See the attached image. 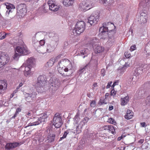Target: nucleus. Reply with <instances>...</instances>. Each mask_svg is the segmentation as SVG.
<instances>
[{
  "label": "nucleus",
  "instance_id": "0eeeda50",
  "mask_svg": "<svg viewBox=\"0 0 150 150\" xmlns=\"http://www.w3.org/2000/svg\"><path fill=\"white\" fill-rule=\"evenodd\" d=\"M53 123L56 128H59L61 126L63 123L61 117L59 113H56L55 114Z\"/></svg>",
  "mask_w": 150,
  "mask_h": 150
},
{
  "label": "nucleus",
  "instance_id": "cd10ccee",
  "mask_svg": "<svg viewBox=\"0 0 150 150\" xmlns=\"http://www.w3.org/2000/svg\"><path fill=\"white\" fill-rule=\"evenodd\" d=\"M55 134H50L47 138V142H53L54 139Z\"/></svg>",
  "mask_w": 150,
  "mask_h": 150
},
{
  "label": "nucleus",
  "instance_id": "c03bdc74",
  "mask_svg": "<svg viewBox=\"0 0 150 150\" xmlns=\"http://www.w3.org/2000/svg\"><path fill=\"white\" fill-rule=\"evenodd\" d=\"M145 103L146 105H150V95L147 97L145 100Z\"/></svg>",
  "mask_w": 150,
  "mask_h": 150
},
{
  "label": "nucleus",
  "instance_id": "a19ab883",
  "mask_svg": "<svg viewBox=\"0 0 150 150\" xmlns=\"http://www.w3.org/2000/svg\"><path fill=\"white\" fill-rule=\"evenodd\" d=\"M21 109L20 108H17V109H16V111L15 114H14V115L12 117V118H15L16 117L17 114H18L19 113V112H21Z\"/></svg>",
  "mask_w": 150,
  "mask_h": 150
},
{
  "label": "nucleus",
  "instance_id": "bf43d9fd",
  "mask_svg": "<svg viewBox=\"0 0 150 150\" xmlns=\"http://www.w3.org/2000/svg\"><path fill=\"white\" fill-rule=\"evenodd\" d=\"M112 81H110L109 82H108V83L107 86L106 87V88H109L110 87L111 85L112 84Z\"/></svg>",
  "mask_w": 150,
  "mask_h": 150
},
{
  "label": "nucleus",
  "instance_id": "9b49d317",
  "mask_svg": "<svg viewBox=\"0 0 150 150\" xmlns=\"http://www.w3.org/2000/svg\"><path fill=\"white\" fill-rule=\"evenodd\" d=\"M47 3L49 7V9L52 11H57L60 8L59 5L56 4L55 1L54 0H49Z\"/></svg>",
  "mask_w": 150,
  "mask_h": 150
},
{
  "label": "nucleus",
  "instance_id": "f3484780",
  "mask_svg": "<svg viewBox=\"0 0 150 150\" xmlns=\"http://www.w3.org/2000/svg\"><path fill=\"white\" fill-rule=\"evenodd\" d=\"M18 10L19 11V13L21 16L24 15L26 12V10L25 8V5L24 4H21L18 6Z\"/></svg>",
  "mask_w": 150,
  "mask_h": 150
},
{
  "label": "nucleus",
  "instance_id": "5fc2aeb1",
  "mask_svg": "<svg viewBox=\"0 0 150 150\" xmlns=\"http://www.w3.org/2000/svg\"><path fill=\"white\" fill-rule=\"evenodd\" d=\"M101 74L103 76L105 75V71L104 69H103L101 70Z\"/></svg>",
  "mask_w": 150,
  "mask_h": 150
},
{
  "label": "nucleus",
  "instance_id": "4468645a",
  "mask_svg": "<svg viewBox=\"0 0 150 150\" xmlns=\"http://www.w3.org/2000/svg\"><path fill=\"white\" fill-rule=\"evenodd\" d=\"M7 87V84L4 80H0V93L4 92Z\"/></svg>",
  "mask_w": 150,
  "mask_h": 150
},
{
  "label": "nucleus",
  "instance_id": "2f4dec72",
  "mask_svg": "<svg viewBox=\"0 0 150 150\" xmlns=\"http://www.w3.org/2000/svg\"><path fill=\"white\" fill-rule=\"evenodd\" d=\"M80 53L81 54L83 55H84V56L83 57V58H84L89 53V51L88 49L84 48L81 50Z\"/></svg>",
  "mask_w": 150,
  "mask_h": 150
},
{
  "label": "nucleus",
  "instance_id": "393cba45",
  "mask_svg": "<svg viewBox=\"0 0 150 150\" xmlns=\"http://www.w3.org/2000/svg\"><path fill=\"white\" fill-rule=\"evenodd\" d=\"M104 47L100 45L97 46L95 49V51L96 53H102L104 51Z\"/></svg>",
  "mask_w": 150,
  "mask_h": 150
},
{
  "label": "nucleus",
  "instance_id": "f704fd0d",
  "mask_svg": "<svg viewBox=\"0 0 150 150\" xmlns=\"http://www.w3.org/2000/svg\"><path fill=\"white\" fill-rule=\"evenodd\" d=\"M35 140H38V141L40 142H42L44 139L43 137L40 134H35Z\"/></svg>",
  "mask_w": 150,
  "mask_h": 150
},
{
  "label": "nucleus",
  "instance_id": "4be33fe9",
  "mask_svg": "<svg viewBox=\"0 0 150 150\" xmlns=\"http://www.w3.org/2000/svg\"><path fill=\"white\" fill-rule=\"evenodd\" d=\"M25 70L24 71V74L26 76H30L31 74V69L32 68L29 66H27L25 65Z\"/></svg>",
  "mask_w": 150,
  "mask_h": 150
},
{
  "label": "nucleus",
  "instance_id": "ddd939ff",
  "mask_svg": "<svg viewBox=\"0 0 150 150\" xmlns=\"http://www.w3.org/2000/svg\"><path fill=\"white\" fill-rule=\"evenodd\" d=\"M148 18V16L146 13L142 12L140 14L138 21L140 22L141 24H144L147 22Z\"/></svg>",
  "mask_w": 150,
  "mask_h": 150
},
{
  "label": "nucleus",
  "instance_id": "4d7b16f0",
  "mask_svg": "<svg viewBox=\"0 0 150 150\" xmlns=\"http://www.w3.org/2000/svg\"><path fill=\"white\" fill-rule=\"evenodd\" d=\"M45 43V41L44 40H41L39 42V44L40 45V46H42L44 45Z\"/></svg>",
  "mask_w": 150,
  "mask_h": 150
},
{
  "label": "nucleus",
  "instance_id": "0e129e2a",
  "mask_svg": "<svg viewBox=\"0 0 150 150\" xmlns=\"http://www.w3.org/2000/svg\"><path fill=\"white\" fill-rule=\"evenodd\" d=\"M144 140L143 139H141L138 141L139 143L142 144L144 142Z\"/></svg>",
  "mask_w": 150,
  "mask_h": 150
},
{
  "label": "nucleus",
  "instance_id": "412c9836",
  "mask_svg": "<svg viewBox=\"0 0 150 150\" xmlns=\"http://www.w3.org/2000/svg\"><path fill=\"white\" fill-rule=\"evenodd\" d=\"M74 3V0H63L62 3L63 5L66 7L72 6Z\"/></svg>",
  "mask_w": 150,
  "mask_h": 150
},
{
  "label": "nucleus",
  "instance_id": "dca6fc26",
  "mask_svg": "<svg viewBox=\"0 0 150 150\" xmlns=\"http://www.w3.org/2000/svg\"><path fill=\"white\" fill-rule=\"evenodd\" d=\"M6 5V8L8 10L6 11V15L8 16L10 13H11L13 11L15 8V7L13 5L9 3H7Z\"/></svg>",
  "mask_w": 150,
  "mask_h": 150
},
{
  "label": "nucleus",
  "instance_id": "2eb2a0df",
  "mask_svg": "<svg viewBox=\"0 0 150 150\" xmlns=\"http://www.w3.org/2000/svg\"><path fill=\"white\" fill-rule=\"evenodd\" d=\"M57 45L51 42L47 44L46 50L47 52L50 53L53 51L55 49Z\"/></svg>",
  "mask_w": 150,
  "mask_h": 150
},
{
  "label": "nucleus",
  "instance_id": "c9c22d12",
  "mask_svg": "<svg viewBox=\"0 0 150 150\" xmlns=\"http://www.w3.org/2000/svg\"><path fill=\"white\" fill-rule=\"evenodd\" d=\"M47 117V115L44 113L41 114V117H40L41 122H44L45 121V119Z\"/></svg>",
  "mask_w": 150,
  "mask_h": 150
},
{
  "label": "nucleus",
  "instance_id": "f8f14e48",
  "mask_svg": "<svg viewBox=\"0 0 150 150\" xmlns=\"http://www.w3.org/2000/svg\"><path fill=\"white\" fill-rule=\"evenodd\" d=\"M49 37L50 39V42L57 45L59 40L58 35L56 34L51 33L49 34Z\"/></svg>",
  "mask_w": 150,
  "mask_h": 150
},
{
  "label": "nucleus",
  "instance_id": "864d4df0",
  "mask_svg": "<svg viewBox=\"0 0 150 150\" xmlns=\"http://www.w3.org/2000/svg\"><path fill=\"white\" fill-rule=\"evenodd\" d=\"M90 105L92 107H94L96 105V102L95 100H92L90 103Z\"/></svg>",
  "mask_w": 150,
  "mask_h": 150
},
{
  "label": "nucleus",
  "instance_id": "a878e982",
  "mask_svg": "<svg viewBox=\"0 0 150 150\" xmlns=\"http://www.w3.org/2000/svg\"><path fill=\"white\" fill-rule=\"evenodd\" d=\"M129 96H127L121 99V105L122 106L126 105L129 101Z\"/></svg>",
  "mask_w": 150,
  "mask_h": 150
},
{
  "label": "nucleus",
  "instance_id": "79ce46f5",
  "mask_svg": "<svg viewBox=\"0 0 150 150\" xmlns=\"http://www.w3.org/2000/svg\"><path fill=\"white\" fill-rule=\"evenodd\" d=\"M7 34L4 32L0 33V39L2 40L5 38L6 35Z\"/></svg>",
  "mask_w": 150,
  "mask_h": 150
},
{
  "label": "nucleus",
  "instance_id": "7ed1b4c3",
  "mask_svg": "<svg viewBox=\"0 0 150 150\" xmlns=\"http://www.w3.org/2000/svg\"><path fill=\"white\" fill-rule=\"evenodd\" d=\"M38 80L35 85V88L37 90H42V88L46 87L48 82L45 75H40L38 78Z\"/></svg>",
  "mask_w": 150,
  "mask_h": 150
},
{
  "label": "nucleus",
  "instance_id": "37998d69",
  "mask_svg": "<svg viewBox=\"0 0 150 150\" xmlns=\"http://www.w3.org/2000/svg\"><path fill=\"white\" fill-rule=\"evenodd\" d=\"M21 55L19 53L15 52L13 56V58L16 60H18L19 58V56Z\"/></svg>",
  "mask_w": 150,
  "mask_h": 150
},
{
  "label": "nucleus",
  "instance_id": "473e14b6",
  "mask_svg": "<svg viewBox=\"0 0 150 150\" xmlns=\"http://www.w3.org/2000/svg\"><path fill=\"white\" fill-rule=\"evenodd\" d=\"M81 124L82 125L80 127L79 125H78L76 127V130L77 134H79L81 132V129L82 126L83 125H85L83 121H81L80 122V125H81Z\"/></svg>",
  "mask_w": 150,
  "mask_h": 150
},
{
  "label": "nucleus",
  "instance_id": "1a4fd4ad",
  "mask_svg": "<svg viewBox=\"0 0 150 150\" xmlns=\"http://www.w3.org/2000/svg\"><path fill=\"white\" fill-rule=\"evenodd\" d=\"M16 51L21 55H24L28 54L29 52L27 48L23 46H18L16 49Z\"/></svg>",
  "mask_w": 150,
  "mask_h": 150
},
{
  "label": "nucleus",
  "instance_id": "20e7f679",
  "mask_svg": "<svg viewBox=\"0 0 150 150\" xmlns=\"http://www.w3.org/2000/svg\"><path fill=\"white\" fill-rule=\"evenodd\" d=\"M94 3L91 0H86L82 2L79 5V8L82 11H86L93 8Z\"/></svg>",
  "mask_w": 150,
  "mask_h": 150
},
{
  "label": "nucleus",
  "instance_id": "ea45409f",
  "mask_svg": "<svg viewBox=\"0 0 150 150\" xmlns=\"http://www.w3.org/2000/svg\"><path fill=\"white\" fill-rule=\"evenodd\" d=\"M108 131L111 132L112 133L114 134L115 132V129L111 125H109Z\"/></svg>",
  "mask_w": 150,
  "mask_h": 150
},
{
  "label": "nucleus",
  "instance_id": "e433bc0d",
  "mask_svg": "<svg viewBox=\"0 0 150 150\" xmlns=\"http://www.w3.org/2000/svg\"><path fill=\"white\" fill-rule=\"evenodd\" d=\"M54 63L52 59L51 58L47 62L46 64L47 66L49 67H52Z\"/></svg>",
  "mask_w": 150,
  "mask_h": 150
},
{
  "label": "nucleus",
  "instance_id": "052dcab7",
  "mask_svg": "<svg viewBox=\"0 0 150 150\" xmlns=\"http://www.w3.org/2000/svg\"><path fill=\"white\" fill-rule=\"evenodd\" d=\"M93 87H92V88L94 89V88H96V87H98V85H97V83L96 82H95V83H93Z\"/></svg>",
  "mask_w": 150,
  "mask_h": 150
},
{
  "label": "nucleus",
  "instance_id": "774afa93",
  "mask_svg": "<svg viewBox=\"0 0 150 150\" xmlns=\"http://www.w3.org/2000/svg\"><path fill=\"white\" fill-rule=\"evenodd\" d=\"M118 83H119V81L117 80V81H115V82H114L113 84H114V85H115V86L116 85H118Z\"/></svg>",
  "mask_w": 150,
  "mask_h": 150
},
{
  "label": "nucleus",
  "instance_id": "e2e57ef3",
  "mask_svg": "<svg viewBox=\"0 0 150 150\" xmlns=\"http://www.w3.org/2000/svg\"><path fill=\"white\" fill-rule=\"evenodd\" d=\"M32 114L30 112H28L26 115V116L27 117H29V116H31Z\"/></svg>",
  "mask_w": 150,
  "mask_h": 150
},
{
  "label": "nucleus",
  "instance_id": "680f3d73",
  "mask_svg": "<svg viewBox=\"0 0 150 150\" xmlns=\"http://www.w3.org/2000/svg\"><path fill=\"white\" fill-rule=\"evenodd\" d=\"M140 124L143 127H144L146 126V123L145 122H142L140 123Z\"/></svg>",
  "mask_w": 150,
  "mask_h": 150
},
{
  "label": "nucleus",
  "instance_id": "c756f323",
  "mask_svg": "<svg viewBox=\"0 0 150 150\" xmlns=\"http://www.w3.org/2000/svg\"><path fill=\"white\" fill-rule=\"evenodd\" d=\"M143 70L142 68H137L135 70L134 74L137 76L142 73Z\"/></svg>",
  "mask_w": 150,
  "mask_h": 150
},
{
  "label": "nucleus",
  "instance_id": "f03ea898",
  "mask_svg": "<svg viewBox=\"0 0 150 150\" xmlns=\"http://www.w3.org/2000/svg\"><path fill=\"white\" fill-rule=\"evenodd\" d=\"M86 29V24L84 21H78L73 29L70 30L71 34L74 36L79 35L83 33Z\"/></svg>",
  "mask_w": 150,
  "mask_h": 150
},
{
  "label": "nucleus",
  "instance_id": "72a5a7b5",
  "mask_svg": "<svg viewBox=\"0 0 150 150\" xmlns=\"http://www.w3.org/2000/svg\"><path fill=\"white\" fill-rule=\"evenodd\" d=\"M63 56V55H62V54H60L55 57H52L51 58V59H52L54 63L57 62Z\"/></svg>",
  "mask_w": 150,
  "mask_h": 150
},
{
  "label": "nucleus",
  "instance_id": "49530a36",
  "mask_svg": "<svg viewBox=\"0 0 150 150\" xmlns=\"http://www.w3.org/2000/svg\"><path fill=\"white\" fill-rule=\"evenodd\" d=\"M69 132L68 130L65 131L62 137L60 138V140H62L64 139L66 137L67 134H69Z\"/></svg>",
  "mask_w": 150,
  "mask_h": 150
},
{
  "label": "nucleus",
  "instance_id": "39448f33",
  "mask_svg": "<svg viewBox=\"0 0 150 150\" xmlns=\"http://www.w3.org/2000/svg\"><path fill=\"white\" fill-rule=\"evenodd\" d=\"M100 15L97 11L94 12L92 15L88 18V23L91 25H94L96 24L99 19Z\"/></svg>",
  "mask_w": 150,
  "mask_h": 150
},
{
  "label": "nucleus",
  "instance_id": "603ef678",
  "mask_svg": "<svg viewBox=\"0 0 150 150\" xmlns=\"http://www.w3.org/2000/svg\"><path fill=\"white\" fill-rule=\"evenodd\" d=\"M116 91H115L114 89H112L110 92V95L111 96H115L116 93Z\"/></svg>",
  "mask_w": 150,
  "mask_h": 150
},
{
  "label": "nucleus",
  "instance_id": "423d86ee",
  "mask_svg": "<svg viewBox=\"0 0 150 150\" xmlns=\"http://www.w3.org/2000/svg\"><path fill=\"white\" fill-rule=\"evenodd\" d=\"M49 86L52 90V92L57 90L60 86V83L55 78H51L48 82Z\"/></svg>",
  "mask_w": 150,
  "mask_h": 150
},
{
  "label": "nucleus",
  "instance_id": "9d476101",
  "mask_svg": "<svg viewBox=\"0 0 150 150\" xmlns=\"http://www.w3.org/2000/svg\"><path fill=\"white\" fill-rule=\"evenodd\" d=\"M111 33L109 34V38L107 42L106 45L108 48H110L111 47L114 45L115 40L114 35H112V33L113 32L112 30H110Z\"/></svg>",
  "mask_w": 150,
  "mask_h": 150
},
{
  "label": "nucleus",
  "instance_id": "6e6552de",
  "mask_svg": "<svg viewBox=\"0 0 150 150\" xmlns=\"http://www.w3.org/2000/svg\"><path fill=\"white\" fill-rule=\"evenodd\" d=\"M9 59V57L7 54L2 53L0 57V64L1 67L8 63Z\"/></svg>",
  "mask_w": 150,
  "mask_h": 150
},
{
  "label": "nucleus",
  "instance_id": "09e8293b",
  "mask_svg": "<svg viewBox=\"0 0 150 150\" xmlns=\"http://www.w3.org/2000/svg\"><path fill=\"white\" fill-rule=\"evenodd\" d=\"M8 105V103H6V102H5L4 101H3L2 100H0V105L1 106H7Z\"/></svg>",
  "mask_w": 150,
  "mask_h": 150
},
{
  "label": "nucleus",
  "instance_id": "69168bd1",
  "mask_svg": "<svg viewBox=\"0 0 150 150\" xmlns=\"http://www.w3.org/2000/svg\"><path fill=\"white\" fill-rule=\"evenodd\" d=\"M123 134H122L121 137H119L117 138V140L118 141H120L123 138Z\"/></svg>",
  "mask_w": 150,
  "mask_h": 150
},
{
  "label": "nucleus",
  "instance_id": "338daca9",
  "mask_svg": "<svg viewBox=\"0 0 150 150\" xmlns=\"http://www.w3.org/2000/svg\"><path fill=\"white\" fill-rule=\"evenodd\" d=\"M79 117V115L78 113H77L76 115H75L74 118L75 119V120H76V119H77Z\"/></svg>",
  "mask_w": 150,
  "mask_h": 150
},
{
  "label": "nucleus",
  "instance_id": "aec40b11",
  "mask_svg": "<svg viewBox=\"0 0 150 150\" xmlns=\"http://www.w3.org/2000/svg\"><path fill=\"white\" fill-rule=\"evenodd\" d=\"M35 61V59L31 57L27 60L25 65L32 67L34 64Z\"/></svg>",
  "mask_w": 150,
  "mask_h": 150
},
{
  "label": "nucleus",
  "instance_id": "3c124183",
  "mask_svg": "<svg viewBox=\"0 0 150 150\" xmlns=\"http://www.w3.org/2000/svg\"><path fill=\"white\" fill-rule=\"evenodd\" d=\"M108 121L110 123L112 124H115V120L113 119L112 118H109L108 120Z\"/></svg>",
  "mask_w": 150,
  "mask_h": 150
},
{
  "label": "nucleus",
  "instance_id": "c85d7f7f",
  "mask_svg": "<svg viewBox=\"0 0 150 150\" xmlns=\"http://www.w3.org/2000/svg\"><path fill=\"white\" fill-rule=\"evenodd\" d=\"M100 2L103 4H106L108 6H111L113 4V0H99Z\"/></svg>",
  "mask_w": 150,
  "mask_h": 150
},
{
  "label": "nucleus",
  "instance_id": "6ab92c4d",
  "mask_svg": "<svg viewBox=\"0 0 150 150\" xmlns=\"http://www.w3.org/2000/svg\"><path fill=\"white\" fill-rule=\"evenodd\" d=\"M32 122L30 124V126L36 125L40 124L42 122L39 117H35L33 119Z\"/></svg>",
  "mask_w": 150,
  "mask_h": 150
},
{
  "label": "nucleus",
  "instance_id": "b1692460",
  "mask_svg": "<svg viewBox=\"0 0 150 150\" xmlns=\"http://www.w3.org/2000/svg\"><path fill=\"white\" fill-rule=\"evenodd\" d=\"M133 116V112L131 110L128 109L127 113L125 116V118L127 120L131 119Z\"/></svg>",
  "mask_w": 150,
  "mask_h": 150
},
{
  "label": "nucleus",
  "instance_id": "8fccbe9b",
  "mask_svg": "<svg viewBox=\"0 0 150 150\" xmlns=\"http://www.w3.org/2000/svg\"><path fill=\"white\" fill-rule=\"evenodd\" d=\"M51 112V110H47L45 111L44 113H45L46 115H47V116L48 117L50 115Z\"/></svg>",
  "mask_w": 150,
  "mask_h": 150
},
{
  "label": "nucleus",
  "instance_id": "7c9ffc66",
  "mask_svg": "<svg viewBox=\"0 0 150 150\" xmlns=\"http://www.w3.org/2000/svg\"><path fill=\"white\" fill-rule=\"evenodd\" d=\"M39 48L38 47L37 51L40 53H45L47 52L46 50V47L44 46H39Z\"/></svg>",
  "mask_w": 150,
  "mask_h": 150
},
{
  "label": "nucleus",
  "instance_id": "f257e3e1",
  "mask_svg": "<svg viewBox=\"0 0 150 150\" xmlns=\"http://www.w3.org/2000/svg\"><path fill=\"white\" fill-rule=\"evenodd\" d=\"M59 72L63 76H66L64 71L68 72L71 71L73 68L71 62L67 59H62L58 62L57 65Z\"/></svg>",
  "mask_w": 150,
  "mask_h": 150
},
{
  "label": "nucleus",
  "instance_id": "a211bd4d",
  "mask_svg": "<svg viewBox=\"0 0 150 150\" xmlns=\"http://www.w3.org/2000/svg\"><path fill=\"white\" fill-rule=\"evenodd\" d=\"M19 143L17 142H14L12 143H7L5 146V148L6 149H11L15 148L18 146Z\"/></svg>",
  "mask_w": 150,
  "mask_h": 150
},
{
  "label": "nucleus",
  "instance_id": "de8ad7c7",
  "mask_svg": "<svg viewBox=\"0 0 150 150\" xmlns=\"http://www.w3.org/2000/svg\"><path fill=\"white\" fill-rule=\"evenodd\" d=\"M89 66V64H87L83 68H81V69L80 70V71L81 73H84L86 72L85 69L87 68V67Z\"/></svg>",
  "mask_w": 150,
  "mask_h": 150
},
{
  "label": "nucleus",
  "instance_id": "bb28decb",
  "mask_svg": "<svg viewBox=\"0 0 150 150\" xmlns=\"http://www.w3.org/2000/svg\"><path fill=\"white\" fill-rule=\"evenodd\" d=\"M37 95V93L36 92H33L32 93H27L25 94V96L27 98H30L32 100H33L35 98Z\"/></svg>",
  "mask_w": 150,
  "mask_h": 150
},
{
  "label": "nucleus",
  "instance_id": "58836bf2",
  "mask_svg": "<svg viewBox=\"0 0 150 150\" xmlns=\"http://www.w3.org/2000/svg\"><path fill=\"white\" fill-rule=\"evenodd\" d=\"M145 50L146 53L149 54H150V45L149 42L146 45Z\"/></svg>",
  "mask_w": 150,
  "mask_h": 150
},
{
  "label": "nucleus",
  "instance_id": "a18cd8bd",
  "mask_svg": "<svg viewBox=\"0 0 150 150\" xmlns=\"http://www.w3.org/2000/svg\"><path fill=\"white\" fill-rule=\"evenodd\" d=\"M130 66V61H128L127 62L125 63V64L123 66V67L126 70V69L129 67Z\"/></svg>",
  "mask_w": 150,
  "mask_h": 150
},
{
  "label": "nucleus",
  "instance_id": "4c0bfd02",
  "mask_svg": "<svg viewBox=\"0 0 150 150\" xmlns=\"http://www.w3.org/2000/svg\"><path fill=\"white\" fill-rule=\"evenodd\" d=\"M125 69L123 67L121 68L119 67L117 69V72L120 74H122L125 71Z\"/></svg>",
  "mask_w": 150,
  "mask_h": 150
},
{
  "label": "nucleus",
  "instance_id": "13d9d810",
  "mask_svg": "<svg viewBox=\"0 0 150 150\" xmlns=\"http://www.w3.org/2000/svg\"><path fill=\"white\" fill-rule=\"evenodd\" d=\"M109 125H105L103 126V128L105 130H107L108 131Z\"/></svg>",
  "mask_w": 150,
  "mask_h": 150
},
{
  "label": "nucleus",
  "instance_id": "6e6d98bb",
  "mask_svg": "<svg viewBox=\"0 0 150 150\" xmlns=\"http://www.w3.org/2000/svg\"><path fill=\"white\" fill-rule=\"evenodd\" d=\"M136 49V45H133L132 46L130 47V50L131 51H132L135 50Z\"/></svg>",
  "mask_w": 150,
  "mask_h": 150
},
{
  "label": "nucleus",
  "instance_id": "5701e85b",
  "mask_svg": "<svg viewBox=\"0 0 150 150\" xmlns=\"http://www.w3.org/2000/svg\"><path fill=\"white\" fill-rule=\"evenodd\" d=\"M107 25L106 23H103L102 27L100 28L99 31L100 33L103 34L104 33L108 32V27L106 26Z\"/></svg>",
  "mask_w": 150,
  "mask_h": 150
}]
</instances>
